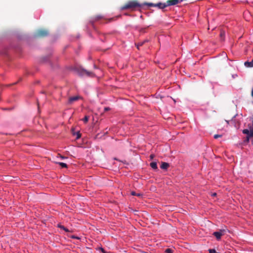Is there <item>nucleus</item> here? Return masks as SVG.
I'll use <instances>...</instances> for the list:
<instances>
[{"instance_id": "nucleus-1", "label": "nucleus", "mask_w": 253, "mask_h": 253, "mask_svg": "<svg viewBox=\"0 0 253 253\" xmlns=\"http://www.w3.org/2000/svg\"><path fill=\"white\" fill-rule=\"evenodd\" d=\"M142 6L136 0H131L128 1L124 6L122 7V9H133L136 7H140Z\"/></svg>"}, {"instance_id": "nucleus-2", "label": "nucleus", "mask_w": 253, "mask_h": 253, "mask_svg": "<svg viewBox=\"0 0 253 253\" xmlns=\"http://www.w3.org/2000/svg\"><path fill=\"white\" fill-rule=\"evenodd\" d=\"M48 35V31L45 29H40L35 35V38H43Z\"/></svg>"}, {"instance_id": "nucleus-3", "label": "nucleus", "mask_w": 253, "mask_h": 253, "mask_svg": "<svg viewBox=\"0 0 253 253\" xmlns=\"http://www.w3.org/2000/svg\"><path fill=\"white\" fill-rule=\"evenodd\" d=\"M78 73L81 76L86 75L87 76L92 77V76H94V74L92 72L87 71H86L84 69H79L78 71Z\"/></svg>"}, {"instance_id": "nucleus-4", "label": "nucleus", "mask_w": 253, "mask_h": 253, "mask_svg": "<svg viewBox=\"0 0 253 253\" xmlns=\"http://www.w3.org/2000/svg\"><path fill=\"white\" fill-rule=\"evenodd\" d=\"M225 230H220L219 231H216L213 232V235L216 237L217 240H219L221 239V237L224 234Z\"/></svg>"}, {"instance_id": "nucleus-5", "label": "nucleus", "mask_w": 253, "mask_h": 253, "mask_svg": "<svg viewBox=\"0 0 253 253\" xmlns=\"http://www.w3.org/2000/svg\"><path fill=\"white\" fill-rule=\"evenodd\" d=\"M179 2V0H168L166 2L167 6L176 5Z\"/></svg>"}, {"instance_id": "nucleus-6", "label": "nucleus", "mask_w": 253, "mask_h": 253, "mask_svg": "<svg viewBox=\"0 0 253 253\" xmlns=\"http://www.w3.org/2000/svg\"><path fill=\"white\" fill-rule=\"evenodd\" d=\"M80 98L81 97L79 96L70 97L68 100V104H71L75 101H76L78 100H79Z\"/></svg>"}, {"instance_id": "nucleus-7", "label": "nucleus", "mask_w": 253, "mask_h": 253, "mask_svg": "<svg viewBox=\"0 0 253 253\" xmlns=\"http://www.w3.org/2000/svg\"><path fill=\"white\" fill-rule=\"evenodd\" d=\"M156 7H158L160 9H164L167 6L166 2H165V3L159 2L157 4H156Z\"/></svg>"}, {"instance_id": "nucleus-8", "label": "nucleus", "mask_w": 253, "mask_h": 253, "mask_svg": "<svg viewBox=\"0 0 253 253\" xmlns=\"http://www.w3.org/2000/svg\"><path fill=\"white\" fill-rule=\"evenodd\" d=\"M169 166V164L166 162H162L161 166V168L163 169H167Z\"/></svg>"}, {"instance_id": "nucleus-9", "label": "nucleus", "mask_w": 253, "mask_h": 253, "mask_svg": "<svg viewBox=\"0 0 253 253\" xmlns=\"http://www.w3.org/2000/svg\"><path fill=\"white\" fill-rule=\"evenodd\" d=\"M150 166L154 169H157V165L156 162H152L150 163Z\"/></svg>"}, {"instance_id": "nucleus-10", "label": "nucleus", "mask_w": 253, "mask_h": 253, "mask_svg": "<svg viewBox=\"0 0 253 253\" xmlns=\"http://www.w3.org/2000/svg\"><path fill=\"white\" fill-rule=\"evenodd\" d=\"M103 18V16L101 15H97L95 16L93 18V20L91 21L92 22H94V21L99 20V19H101Z\"/></svg>"}, {"instance_id": "nucleus-11", "label": "nucleus", "mask_w": 253, "mask_h": 253, "mask_svg": "<svg viewBox=\"0 0 253 253\" xmlns=\"http://www.w3.org/2000/svg\"><path fill=\"white\" fill-rule=\"evenodd\" d=\"M250 137H253V129L249 131V136H247V141H249Z\"/></svg>"}, {"instance_id": "nucleus-12", "label": "nucleus", "mask_w": 253, "mask_h": 253, "mask_svg": "<svg viewBox=\"0 0 253 253\" xmlns=\"http://www.w3.org/2000/svg\"><path fill=\"white\" fill-rule=\"evenodd\" d=\"M58 227L59 228H60V229L64 230V231H65L67 232H69V230H68V229H67V228L65 227L64 226H63L61 224H58Z\"/></svg>"}, {"instance_id": "nucleus-13", "label": "nucleus", "mask_w": 253, "mask_h": 253, "mask_svg": "<svg viewBox=\"0 0 253 253\" xmlns=\"http://www.w3.org/2000/svg\"><path fill=\"white\" fill-rule=\"evenodd\" d=\"M142 5H148L149 6H153V7H156V4H154L153 3H151V2H145L144 3V4H142Z\"/></svg>"}, {"instance_id": "nucleus-14", "label": "nucleus", "mask_w": 253, "mask_h": 253, "mask_svg": "<svg viewBox=\"0 0 253 253\" xmlns=\"http://www.w3.org/2000/svg\"><path fill=\"white\" fill-rule=\"evenodd\" d=\"M131 194L133 196H136L137 197H142V194L141 193H136L134 191H132Z\"/></svg>"}, {"instance_id": "nucleus-15", "label": "nucleus", "mask_w": 253, "mask_h": 253, "mask_svg": "<svg viewBox=\"0 0 253 253\" xmlns=\"http://www.w3.org/2000/svg\"><path fill=\"white\" fill-rule=\"evenodd\" d=\"M225 33L224 31H221L220 34V37L221 40H223L225 37Z\"/></svg>"}, {"instance_id": "nucleus-16", "label": "nucleus", "mask_w": 253, "mask_h": 253, "mask_svg": "<svg viewBox=\"0 0 253 253\" xmlns=\"http://www.w3.org/2000/svg\"><path fill=\"white\" fill-rule=\"evenodd\" d=\"M165 252L166 253H173L174 250L168 248L165 250Z\"/></svg>"}, {"instance_id": "nucleus-17", "label": "nucleus", "mask_w": 253, "mask_h": 253, "mask_svg": "<svg viewBox=\"0 0 253 253\" xmlns=\"http://www.w3.org/2000/svg\"><path fill=\"white\" fill-rule=\"evenodd\" d=\"M145 42V41H144V42H139V43H136V44H135V45H136V47H137V49H139V47H140V46H142V45L144 44V43Z\"/></svg>"}, {"instance_id": "nucleus-18", "label": "nucleus", "mask_w": 253, "mask_h": 253, "mask_svg": "<svg viewBox=\"0 0 253 253\" xmlns=\"http://www.w3.org/2000/svg\"><path fill=\"white\" fill-rule=\"evenodd\" d=\"M58 164H59L62 168H67V165L66 164L62 163V162H59L57 163Z\"/></svg>"}, {"instance_id": "nucleus-19", "label": "nucleus", "mask_w": 253, "mask_h": 253, "mask_svg": "<svg viewBox=\"0 0 253 253\" xmlns=\"http://www.w3.org/2000/svg\"><path fill=\"white\" fill-rule=\"evenodd\" d=\"M249 130H248V129H245L243 130V133L244 134H247L248 136H249Z\"/></svg>"}, {"instance_id": "nucleus-20", "label": "nucleus", "mask_w": 253, "mask_h": 253, "mask_svg": "<svg viewBox=\"0 0 253 253\" xmlns=\"http://www.w3.org/2000/svg\"><path fill=\"white\" fill-rule=\"evenodd\" d=\"M88 119H89V117L87 116H85L84 117V118L83 119V121L84 122V123H87L88 121Z\"/></svg>"}, {"instance_id": "nucleus-21", "label": "nucleus", "mask_w": 253, "mask_h": 253, "mask_svg": "<svg viewBox=\"0 0 253 253\" xmlns=\"http://www.w3.org/2000/svg\"><path fill=\"white\" fill-rule=\"evenodd\" d=\"M76 134H77L76 139H79L81 137V134L80 133V132H79V131L77 132L76 133Z\"/></svg>"}, {"instance_id": "nucleus-22", "label": "nucleus", "mask_w": 253, "mask_h": 253, "mask_svg": "<svg viewBox=\"0 0 253 253\" xmlns=\"http://www.w3.org/2000/svg\"><path fill=\"white\" fill-rule=\"evenodd\" d=\"M209 253H216L214 249H210L209 250Z\"/></svg>"}, {"instance_id": "nucleus-23", "label": "nucleus", "mask_w": 253, "mask_h": 253, "mask_svg": "<svg viewBox=\"0 0 253 253\" xmlns=\"http://www.w3.org/2000/svg\"><path fill=\"white\" fill-rule=\"evenodd\" d=\"M221 136H222V135H219V134H215V135H214V138L215 139H217V138H219V137H221Z\"/></svg>"}, {"instance_id": "nucleus-24", "label": "nucleus", "mask_w": 253, "mask_h": 253, "mask_svg": "<svg viewBox=\"0 0 253 253\" xmlns=\"http://www.w3.org/2000/svg\"><path fill=\"white\" fill-rule=\"evenodd\" d=\"M110 110V108H109V107H105V108H104V111H109V110Z\"/></svg>"}, {"instance_id": "nucleus-25", "label": "nucleus", "mask_w": 253, "mask_h": 253, "mask_svg": "<svg viewBox=\"0 0 253 253\" xmlns=\"http://www.w3.org/2000/svg\"><path fill=\"white\" fill-rule=\"evenodd\" d=\"M154 157V155L153 154H151L150 156V159L151 160H152Z\"/></svg>"}, {"instance_id": "nucleus-26", "label": "nucleus", "mask_w": 253, "mask_h": 253, "mask_svg": "<svg viewBox=\"0 0 253 253\" xmlns=\"http://www.w3.org/2000/svg\"><path fill=\"white\" fill-rule=\"evenodd\" d=\"M99 250H100V251H101V252H103V253H105V252L103 248H99Z\"/></svg>"}, {"instance_id": "nucleus-27", "label": "nucleus", "mask_w": 253, "mask_h": 253, "mask_svg": "<svg viewBox=\"0 0 253 253\" xmlns=\"http://www.w3.org/2000/svg\"><path fill=\"white\" fill-rule=\"evenodd\" d=\"M212 196H215L216 195V193H213L211 195Z\"/></svg>"}, {"instance_id": "nucleus-28", "label": "nucleus", "mask_w": 253, "mask_h": 253, "mask_svg": "<svg viewBox=\"0 0 253 253\" xmlns=\"http://www.w3.org/2000/svg\"><path fill=\"white\" fill-rule=\"evenodd\" d=\"M58 155H59V157H60L61 158H62V159H64V158H65V157H63V156H62L61 155H59V154H58Z\"/></svg>"}, {"instance_id": "nucleus-29", "label": "nucleus", "mask_w": 253, "mask_h": 253, "mask_svg": "<svg viewBox=\"0 0 253 253\" xmlns=\"http://www.w3.org/2000/svg\"><path fill=\"white\" fill-rule=\"evenodd\" d=\"M252 96L253 97V89H252Z\"/></svg>"}, {"instance_id": "nucleus-30", "label": "nucleus", "mask_w": 253, "mask_h": 253, "mask_svg": "<svg viewBox=\"0 0 253 253\" xmlns=\"http://www.w3.org/2000/svg\"><path fill=\"white\" fill-rule=\"evenodd\" d=\"M72 238H78L77 237H75L74 236H72Z\"/></svg>"}, {"instance_id": "nucleus-31", "label": "nucleus", "mask_w": 253, "mask_h": 253, "mask_svg": "<svg viewBox=\"0 0 253 253\" xmlns=\"http://www.w3.org/2000/svg\"><path fill=\"white\" fill-rule=\"evenodd\" d=\"M142 253H147L144 252H142Z\"/></svg>"}]
</instances>
